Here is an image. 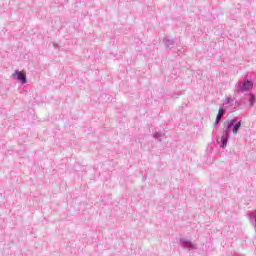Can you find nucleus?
<instances>
[{"mask_svg":"<svg viewBox=\"0 0 256 256\" xmlns=\"http://www.w3.org/2000/svg\"><path fill=\"white\" fill-rule=\"evenodd\" d=\"M239 129H241V122H238L237 124H235L232 128V133L233 135L239 133Z\"/></svg>","mask_w":256,"mask_h":256,"instance_id":"obj_5","label":"nucleus"},{"mask_svg":"<svg viewBox=\"0 0 256 256\" xmlns=\"http://www.w3.org/2000/svg\"><path fill=\"white\" fill-rule=\"evenodd\" d=\"M251 89H253V82L251 81L244 82L240 87V91H251Z\"/></svg>","mask_w":256,"mask_h":256,"instance_id":"obj_3","label":"nucleus"},{"mask_svg":"<svg viewBox=\"0 0 256 256\" xmlns=\"http://www.w3.org/2000/svg\"><path fill=\"white\" fill-rule=\"evenodd\" d=\"M232 125H235V120H230L227 123L226 132L221 137V143L223 144L222 147H225L227 145V141L229 139V131Z\"/></svg>","mask_w":256,"mask_h":256,"instance_id":"obj_1","label":"nucleus"},{"mask_svg":"<svg viewBox=\"0 0 256 256\" xmlns=\"http://www.w3.org/2000/svg\"><path fill=\"white\" fill-rule=\"evenodd\" d=\"M253 101H255V96H251V105H253Z\"/></svg>","mask_w":256,"mask_h":256,"instance_id":"obj_6","label":"nucleus"},{"mask_svg":"<svg viewBox=\"0 0 256 256\" xmlns=\"http://www.w3.org/2000/svg\"><path fill=\"white\" fill-rule=\"evenodd\" d=\"M12 76L14 79L21 81V83L23 84L27 83V73L23 70L22 71L15 70Z\"/></svg>","mask_w":256,"mask_h":256,"instance_id":"obj_2","label":"nucleus"},{"mask_svg":"<svg viewBox=\"0 0 256 256\" xmlns=\"http://www.w3.org/2000/svg\"><path fill=\"white\" fill-rule=\"evenodd\" d=\"M224 114H225V109L220 108L219 111H218V115L216 117V120H215L216 125H218L219 121H221Z\"/></svg>","mask_w":256,"mask_h":256,"instance_id":"obj_4","label":"nucleus"}]
</instances>
